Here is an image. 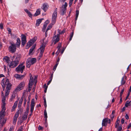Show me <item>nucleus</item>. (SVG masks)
<instances>
[{
	"instance_id": "obj_18",
	"label": "nucleus",
	"mask_w": 131,
	"mask_h": 131,
	"mask_svg": "<svg viewBox=\"0 0 131 131\" xmlns=\"http://www.w3.org/2000/svg\"><path fill=\"white\" fill-rule=\"evenodd\" d=\"M14 76L17 79H23L24 77L25 76L23 75H20L16 74H15Z\"/></svg>"
},
{
	"instance_id": "obj_7",
	"label": "nucleus",
	"mask_w": 131,
	"mask_h": 131,
	"mask_svg": "<svg viewBox=\"0 0 131 131\" xmlns=\"http://www.w3.org/2000/svg\"><path fill=\"white\" fill-rule=\"evenodd\" d=\"M25 85V82L24 81L21 82L15 89V92L19 91L23 89Z\"/></svg>"
},
{
	"instance_id": "obj_30",
	"label": "nucleus",
	"mask_w": 131,
	"mask_h": 131,
	"mask_svg": "<svg viewBox=\"0 0 131 131\" xmlns=\"http://www.w3.org/2000/svg\"><path fill=\"white\" fill-rule=\"evenodd\" d=\"M120 121L119 120H118L117 121H116V123H115V127L116 128H117L118 127V125H119V123Z\"/></svg>"
},
{
	"instance_id": "obj_6",
	"label": "nucleus",
	"mask_w": 131,
	"mask_h": 131,
	"mask_svg": "<svg viewBox=\"0 0 131 131\" xmlns=\"http://www.w3.org/2000/svg\"><path fill=\"white\" fill-rule=\"evenodd\" d=\"M57 8H56L52 14V25H54L56 23V19L57 17Z\"/></svg>"
},
{
	"instance_id": "obj_37",
	"label": "nucleus",
	"mask_w": 131,
	"mask_h": 131,
	"mask_svg": "<svg viewBox=\"0 0 131 131\" xmlns=\"http://www.w3.org/2000/svg\"><path fill=\"white\" fill-rule=\"evenodd\" d=\"M19 112H17V113L16 114L14 117L17 118V117H18L19 116Z\"/></svg>"
},
{
	"instance_id": "obj_24",
	"label": "nucleus",
	"mask_w": 131,
	"mask_h": 131,
	"mask_svg": "<svg viewBox=\"0 0 131 131\" xmlns=\"http://www.w3.org/2000/svg\"><path fill=\"white\" fill-rule=\"evenodd\" d=\"M49 21L48 20H47L45 21L43 25V28H44V29H46L47 25L49 23Z\"/></svg>"
},
{
	"instance_id": "obj_27",
	"label": "nucleus",
	"mask_w": 131,
	"mask_h": 131,
	"mask_svg": "<svg viewBox=\"0 0 131 131\" xmlns=\"http://www.w3.org/2000/svg\"><path fill=\"white\" fill-rule=\"evenodd\" d=\"M44 117L45 118L46 122L47 121V113L46 111V110L44 111Z\"/></svg>"
},
{
	"instance_id": "obj_21",
	"label": "nucleus",
	"mask_w": 131,
	"mask_h": 131,
	"mask_svg": "<svg viewBox=\"0 0 131 131\" xmlns=\"http://www.w3.org/2000/svg\"><path fill=\"white\" fill-rule=\"evenodd\" d=\"M42 19H39L37 20L36 23V24L37 26H38L41 23Z\"/></svg>"
},
{
	"instance_id": "obj_42",
	"label": "nucleus",
	"mask_w": 131,
	"mask_h": 131,
	"mask_svg": "<svg viewBox=\"0 0 131 131\" xmlns=\"http://www.w3.org/2000/svg\"><path fill=\"white\" fill-rule=\"evenodd\" d=\"M124 89H123L121 91V92L120 93V97H122V95L124 92Z\"/></svg>"
},
{
	"instance_id": "obj_35",
	"label": "nucleus",
	"mask_w": 131,
	"mask_h": 131,
	"mask_svg": "<svg viewBox=\"0 0 131 131\" xmlns=\"http://www.w3.org/2000/svg\"><path fill=\"white\" fill-rule=\"evenodd\" d=\"M15 97V95L14 94H13L12 95L11 98L10 99V100L11 101H12L14 99Z\"/></svg>"
},
{
	"instance_id": "obj_8",
	"label": "nucleus",
	"mask_w": 131,
	"mask_h": 131,
	"mask_svg": "<svg viewBox=\"0 0 131 131\" xmlns=\"http://www.w3.org/2000/svg\"><path fill=\"white\" fill-rule=\"evenodd\" d=\"M30 79L29 81V82L28 84V87L27 89V91L28 92H30L33 84V78L32 77V75L30 74Z\"/></svg>"
},
{
	"instance_id": "obj_48",
	"label": "nucleus",
	"mask_w": 131,
	"mask_h": 131,
	"mask_svg": "<svg viewBox=\"0 0 131 131\" xmlns=\"http://www.w3.org/2000/svg\"><path fill=\"white\" fill-rule=\"evenodd\" d=\"M28 14L29 17L31 18L32 17V15L30 12Z\"/></svg>"
},
{
	"instance_id": "obj_39",
	"label": "nucleus",
	"mask_w": 131,
	"mask_h": 131,
	"mask_svg": "<svg viewBox=\"0 0 131 131\" xmlns=\"http://www.w3.org/2000/svg\"><path fill=\"white\" fill-rule=\"evenodd\" d=\"M125 81L124 80V78H122L121 81L122 84H125Z\"/></svg>"
},
{
	"instance_id": "obj_23",
	"label": "nucleus",
	"mask_w": 131,
	"mask_h": 131,
	"mask_svg": "<svg viewBox=\"0 0 131 131\" xmlns=\"http://www.w3.org/2000/svg\"><path fill=\"white\" fill-rule=\"evenodd\" d=\"M17 103V101H16L15 102L13 106L12 107V108L11 110V111H13L14 110V109H15V108L16 107Z\"/></svg>"
},
{
	"instance_id": "obj_45",
	"label": "nucleus",
	"mask_w": 131,
	"mask_h": 131,
	"mask_svg": "<svg viewBox=\"0 0 131 131\" xmlns=\"http://www.w3.org/2000/svg\"><path fill=\"white\" fill-rule=\"evenodd\" d=\"M0 28L2 29H3V25L2 23H1L0 24Z\"/></svg>"
},
{
	"instance_id": "obj_2",
	"label": "nucleus",
	"mask_w": 131,
	"mask_h": 131,
	"mask_svg": "<svg viewBox=\"0 0 131 131\" xmlns=\"http://www.w3.org/2000/svg\"><path fill=\"white\" fill-rule=\"evenodd\" d=\"M41 42L42 44L41 45L40 48L39 49L40 51L39 55V57H41L42 56L45 47V45L48 42V40L47 39L46 40L45 38H44L43 39Z\"/></svg>"
},
{
	"instance_id": "obj_61",
	"label": "nucleus",
	"mask_w": 131,
	"mask_h": 131,
	"mask_svg": "<svg viewBox=\"0 0 131 131\" xmlns=\"http://www.w3.org/2000/svg\"><path fill=\"white\" fill-rule=\"evenodd\" d=\"M53 77V74H52L51 75V77L50 78V80L52 81Z\"/></svg>"
},
{
	"instance_id": "obj_4",
	"label": "nucleus",
	"mask_w": 131,
	"mask_h": 131,
	"mask_svg": "<svg viewBox=\"0 0 131 131\" xmlns=\"http://www.w3.org/2000/svg\"><path fill=\"white\" fill-rule=\"evenodd\" d=\"M10 45L8 48V50L9 52L12 53H14L16 51L17 47L14 43H12L11 42L9 43Z\"/></svg>"
},
{
	"instance_id": "obj_9",
	"label": "nucleus",
	"mask_w": 131,
	"mask_h": 131,
	"mask_svg": "<svg viewBox=\"0 0 131 131\" xmlns=\"http://www.w3.org/2000/svg\"><path fill=\"white\" fill-rule=\"evenodd\" d=\"M59 37L60 36H59V35H56V32H55L52 40V41L53 43H54V45L56 44L59 41Z\"/></svg>"
},
{
	"instance_id": "obj_49",
	"label": "nucleus",
	"mask_w": 131,
	"mask_h": 131,
	"mask_svg": "<svg viewBox=\"0 0 131 131\" xmlns=\"http://www.w3.org/2000/svg\"><path fill=\"white\" fill-rule=\"evenodd\" d=\"M58 33L57 34V35H58L59 36H60V34H62V32H61V31L59 30H58Z\"/></svg>"
},
{
	"instance_id": "obj_12",
	"label": "nucleus",
	"mask_w": 131,
	"mask_h": 131,
	"mask_svg": "<svg viewBox=\"0 0 131 131\" xmlns=\"http://www.w3.org/2000/svg\"><path fill=\"white\" fill-rule=\"evenodd\" d=\"M3 115V114L0 113V130H1V128L5 124L6 121V120L4 119L2 116Z\"/></svg>"
},
{
	"instance_id": "obj_62",
	"label": "nucleus",
	"mask_w": 131,
	"mask_h": 131,
	"mask_svg": "<svg viewBox=\"0 0 131 131\" xmlns=\"http://www.w3.org/2000/svg\"><path fill=\"white\" fill-rule=\"evenodd\" d=\"M48 87H46V88H45V89L44 90V92L45 93H46L47 91V88Z\"/></svg>"
},
{
	"instance_id": "obj_20",
	"label": "nucleus",
	"mask_w": 131,
	"mask_h": 131,
	"mask_svg": "<svg viewBox=\"0 0 131 131\" xmlns=\"http://www.w3.org/2000/svg\"><path fill=\"white\" fill-rule=\"evenodd\" d=\"M20 40L19 38H18L17 39V42L16 43V46L17 47H19L20 44Z\"/></svg>"
},
{
	"instance_id": "obj_10",
	"label": "nucleus",
	"mask_w": 131,
	"mask_h": 131,
	"mask_svg": "<svg viewBox=\"0 0 131 131\" xmlns=\"http://www.w3.org/2000/svg\"><path fill=\"white\" fill-rule=\"evenodd\" d=\"M25 68V66L23 65V63L20 64L16 68L15 71L18 72H20L21 73H22Z\"/></svg>"
},
{
	"instance_id": "obj_36",
	"label": "nucleus",
	"mask_w": 131,
	"mask_h": 131,
	"mask_svg": "<svg viewBox=\"0 0 131 131\" xmlns=\"http://www.w3.org/2000/svg\"><path fill=\"white\" fill-rule=\"evenodd\" d=\"M52 26L51 24H50L48 27L47 29H46L47 31L48 30L50 29L52 27Z\"/></svg>"
},
{
	"instance_id": "obj_33",
	"label": "nucleus",
	"mask_w": 131,
	"mask_h": 131,
	"mask_svg": "<svg viewBox=\"0 0 131 131\" xmlns=\"http://www.w3.org/2000/svg\"><path fill=\"white\" fill-rule=\"evenodd\" d=\"M73 34H74V32L73 31L70 34V38L69 39V41H71L72 40V39L73 37Z\"/></svg>"
},
{
	"instance_id": "obj_38",
	"label": "nucleus",
	"mask_w": 131,
	"mask_h": 131,
	"mask_svg": "<svg viewBox=\"0 0 131 131\" xmlns=\"http://www.w3.org/2000/svg\"><path fill=\"white\" fill-rule=\"evenodd\" d=\"M73 0H70L69 3V5L70 7L71 6L72 3L73 1Z\"/></svg>"
},
{
	"instance_id": "obj_57",
	"label": "nucleus",
	"mask_w": 131,
	"mask_h": 131,
	"mask_svg": "<svg viewBox=\"0 0 131 131\" xmlns=\"http://www.w3.org/2000/svg\"><path fill=\"white\" fill-rule=\"evenodd\" d=\"M125 117L126 119H129L128 116L127 114H126L125 116Z\"/></svg>"
},
{
	"instance_id": "obj_1",
	"label": "nucleus",
	"mask_w": 131,
	"mask_h": 131,
	"mask_svg": "<svg viewBox=\"0 0 131 131\" xmlns=\"http://www.w3.org/2000/svg\"><path fill=\"white\" fill-rule=\"evenodd\" d=\"M1 84L2 86L3 91H4L5 88L6 87L5 96H7L9 94L12 86V84L9 82V80L6 78L3 79L1 83Z\"/></svg>"
},
{
	"instance_id": "obj_29",
	"label": "nucleus",
	"mask_w": 131,
	"mask_h": 131,
	"mask_svg": "<svg viewBox=\"0 0 131 131\" xmlns=\"http://www.w3.org/2000/svg\"><path fill=\"white\" fill-rule=\"evenodd\" d=\"M23 97H22L21 98L20 100L19 103L18 104V106L20 107L22 104L23 102Z\"/></svg>"
},
{
	"instance_id": "obj_64",
	"label": "nucleus",
	"mask_w": 131,
	"mask_h": 131,
	"mask_svg": "<svg viewBox=\"0 0 131 131\" xmlns=\"http://www.w3.org/2000/svg\"><path fill=\"white\" fill-rule=\"evenodd\" d=\"M131 92V86H130V87L129 90L128 92H129L130 93V92Z\"/></svg>"
},
{
	"instance_id": "obj_14",
	"label": "nucleus",
	"mask_w": 131,
	"mask_h": 131,
	"mask_svg": "<svg viewBox=\"0 0 131 131\" xmlns=\"http://www.w3.org/2000/svg\"><path fill=\"white\" fill-rule=\"evenodd\" d=\"M68 4L66 2L65 3L64 5H63L61 7L62 9L61 11V14L63 15L66 13V7L67 6Z\"/></svg>"
},
{
	"instance_id": "obj_41",
	"label": "nucleus",
	"mask_w": 131,
	"mask_h": 131,
	"mask_svg": "<svg viewBox=\"0 0 131 131\" xmlns=\"http://www.w3.org/2000/svg\"><path fill=\"white\" fill-rule=\"evenodd\" d=\"M17 118H16L14 117L13 121V123H15L17 120Z\"/></svg>"
},
{
	"instance_id": "obj_13",
	"label": "nucleus",
	"mask_w": 131,
	"mask_h": 131,
	"mask_svg": "<svg viewBox=\"0 0 131 131\" xmlns=\"http://www.w3.org/2000/svg\"><path fill=\"white\" fill-rule=\"evenodd\" d=\"M111 121L110 119L107 118H105L103 119L102 125L103 126H106L107 125V123H110Z\"/></svg>"
},
{
	"instance_id": "obj_19",
	"label": "nucleus",
	"mask_w": 131,
	"mask_h": 131,
	"mask_svg": "<svg viewBox=\"0 0 131 131\" xmlns=\"http://www.w3.org/2000/svg\"><path fill=\"white\" fill-rule=\"evenodd\" d=\"M61 46V43H59L58 44L57 48L58 49L57 51L56 52V54L57 55L60 52V48Z\"/></svg>"
},
{
	"instance_id": "obj_44",
	"label": "nucleus",
	"mask_w": 131,
	"mask_h": 131,
	"mask_svg": "<svg viewBox=\"0 0 131 131\" xmlns=\"http://www.w3.org/2000/svg\"><path fill=\"white\" fill-rule=\"evenodd\" d=\"M4 59L6 62H7L8 61L9 58L7 57H6L4 58Z\"/></svg>"
},
{
	"instance_id": "obj_52",
	"label": "nucleus",
	"mask_w": 131,
	"mask_h": 131,
	"mask_svg": "<svg viewBox=\"0 0 131 131\" xmlns=\"http://www.w3.org/2000/svg\"><path fill=\"white\" fill-rule=\"evenodd\" d=\"M121 122L122 124H123L124 122V120L123 118H122L121 120Z\"/></svg>"
},
{
	"instance_id": "obj_47",
	"label": "nucleus",
	"mask_w": 131,
	"mask_h": 131,
	"mask_svg": "<svg viewBox=\"0 0 131 131\" xmlns=\"http://www.w3.org/2000/svg\"><path fill=\"white\" fill-rule=\"evenodd\" d=\"M38 129L39 130H41L43 129V127L41 126H39L38 127Z\"/></svg>"
},
{
	"instance_id": "obj_34",
	"label": "nucleus",
	"mask_w": 131,
	"mask_h": 131,
	"mask_svg": "<svg viewBox=\"0 0 131 131\" xmlns=\"http://www.w3.org/2000/svg\"><path fill=\"white\" fill-rule=\"evenodd\" d=\"M79 14V11L78 10L76 11V17L75 19L77 20L78 18V15Z\"/></svg>"
},
{
	"instance_id": "obj_63",
	"label": "nucleus",
	"mask_w": 131,
	"mask_h": 131,
	"mask_svg": "<svg viewBox=\"0 0 131 131\" xmlns=\"http://www.w3.org/2000/svg\"><path fill=\"white\" fill-rule=\"evenodd\" d=\"M5 109L4 108V107L2 108V112L3 113L4 112L5 110Z\"/></svg>"
},
{
	"instance_id": "obj_28",
	"label": "nucleus",
	"mask_w": 131,
	"mask_h": 131,
	"mask_svg": "<svg viewBox=\"0 0 131 131\" xmlns=\"http://www.w3.org/2000/svg\"><path fill=\"white\" fill-rule=\"evenodd\" d=\"M6 100L5 97V96L2 97V101L3 103V105L4 106L5 105V102Z\"/></svg>"
},
{
	"instance_id": "obj_5",
	"label": "nucleus",
	"mask_w": 131,
	"mask_h": 131,
	"mask_svg": "<svg viewBox=\"0 0 131 131\" xmlns=\"http://www.w3.org/2000/svg\"><path fill=\"white\" fill-rule=\"evenodd\" d=\"M19 58L16 57L15 60L12 61L9 65L10 67L14 68L16 67L19 63Z\"/></svg>"
},
{
	"instance_id": "obj_25",
	"label": "nucleus",
	"mask_w": 131,
	"mask_h": 131,
	"mask_svg": "<svg viewBox=\"0 0 131 131\" xmlns=\"http://www.w3.org/2000/svg\"><path fill=\"white\" fill-rule=\"evenodd\" d=\"M40 12L39 9H37V10L36 13L34 15V16H36L40 14Z\"/></svg>"
},
{
	"instance_id": "obj_54",
	"label": "nucleus",
	"mask_w": 131,
	"mask_h": 131,
	"mask_svg": "<svg viewBox=\"0 0 131 131\" xmlns=\"http://www.w3.org/2000/svg\"><path fill=\"white\" fill-rule=\"evenodd\" d=\"M125 109H126L125 107H123V108L121 112H123L125 110Z\"/></svg>"
},
{
	"instance_id": "obj_3",
	"label": "nucleus",
	"mask_w": 131,
	"mask_h": 131,
	"mask_svg": "<svg viewBox=\"0 0 131 131\" xmlns=\"http://www.w3.org/2000/svg\"><path fill=\"white\" fill-rule=\"evenodd\" d=\"M36 61V58H28L26 62V67L28 68H29L30 66L35 63Z\"/></svg>"
},
{
	"instance_id": "obj_53",
	"label": "nucleus",
	"mask_w": 131,
	"mask_h": 131,
	"mask_svg": "<svg viewBox=\"0 0 131 131\" xmlns=\"http://www.w3.org/2000/svg\"><path fill=\"white\" fill-rule=\"evenodd\" d=\"M131 127V123H129L127 126V128L129 129Z\"/></svg>"
},
{
	"instance_id": "obj_56",
	"label": "nucleus",
	"mask_w": 131,
	"mask_h": 131,
	"mask_svg": "<svg viewBox=\"0 0 131 131\" xmlns=\"http://www.w3.org/2000/svg\"><path fill=\"white\" fill-rule=\"evenodd\" d=\"M130 93L128 92V93L127 95V97H126V100L127 99V98H128V97L129 96V95L130 94Z\"/></svg>"
},
{
	"instance_id": "obj_50",
	"label": "nucleus",
	"mask_w": 131,
	"mask_h": 131,
	"mask_svg": "<svg viewBox=\"0 0 131 131\" xmlns=\"http://www.w3.org/2000/svg\"><path fill=\"white\" fill-rule=\"evenodd\" d=\"M24 10L25 12L27 14H28L29 12H29L27 9H25Z\"/></svg>"
},
{
	"instance_id": "obj_46",
	"label": "nucleus",
	"mask_w": 131,
	"mask_h": 131,
	"mask_svg": "<svg viewBox=\"0 0 131 131\" xmlns=\"http://www.w3.org/2000/svg\"><path fill=\"white\" fill-rule=\"evenodd\" d=\"M27 107L26 108V111H27L26 112H28L29 111V105H28V104H27Z\"/></svg>"
},
{
	"instance_id": "obj_22",
	"label": "nucleus",
	"mask_w": 131,
	"mask_h": 131,
	"mask_svg": "<svg viewBox=\"0 0 131 131\" xmlns=\"http://www.w3.org/2000/svg\"><path fill=\"white\" fill-rule=\"evenodd\" d=\"M28 114L27 112H25L24 113V115L22 117L23 119L24 120H25L27 118Z\"/></svg>"
},
{
	"instance_id": "obj_60",
	"label": "nucleus",
	"mask_w": 131,
	"mask_h": 131,
	"mask_svg": "<svg viewBox=\"0 0 131 131\" xmlns=\"http://www.w3.org/2000/svg\"><path fill=\"white\" fill-rule=\"evenodd\" d=\"M44 106L46 108L47 107L46 102H44Z\"/></svg>"
},
{
	"instance_id": "obj_58",
	"label": "nucleus",
	"mask_w": 131,
	"mask_h": 131,
	"mask_svg": "<svg viewBox=\"0 0 131 131\" xmlns=\"http://www.w3.org/2000/svg\"><path fill=\"white\" fill-rule=\"evenodd\" d=\"M29 0H25V4L29 2Z\"/></svg>"
},
{
	"instance_id": "obj_43",
	"label": "nucleus",
	"mask_w": 131,
	"mask_h": 131,
	"mask_svg": "<svg viewBox=\"0 0 131 131\" xmlns=\"http://www.w3.org/2000/svg\"><path fill=\"white\" fill-rule=\"evenodd\" d=\"M117 131H121L122 130V127L121 126L118 127Z\"/></svg>"
},
{
	"instance_id": "obj_15",
	"label": "nucleus",
	"mask_w": 131,
	"mask_h": 131,
	"mask_svg": "<svg viewBox=\"0 0 131 131\" xmlns=\"http://www.w3.org/2000/svg\"><path fill=\"white\" fill-rule=\"evenodd\" d=\"M21 45L24 46L26 44V36L23 34L21 35Z\"/></svg>"
},
{
	"instance_id": "obj_59",
	"label": "nucleus",
	"mask_w": 131,
	"mask_h": 131,
	"mask_svg": "<svg viewBox=\"0 0 131 131\" xmlns=\"http://www.w3.org/2000/svg\"><path fill=\"white\" fill-rule=\"evenodd\" d=\"M65 49V48H63L62 50V51L61 52V54H62L64 50Z\"/></svg>"
},
{
	"instance_id": "obj_17",
	"label": "nucleus",
	"mask_w": 131,
	"mask_h": 131,
	"mask_svg": "<svg viewBox=\"0 0 131 131\" xmlns=\"http://www.w3.org/2000/svg\"><path fill=\"white\" fill-rule=\"evenodd\" d=\"M48 7L49 6L48 4L47 3H45L43 4L42 8L45 12L48 9Z\"/></svg>"
},
{
	"instance_id": "obj_55",
	"label": "nucleus",
	"mask_w": 131,
	"mask_h": 131,
	"mask_svg": "<svg viewBox=\"0 0 131 131\" xmlns=\"http://www.w3.org/2000/svg\"><path fill=\"white\" fill-rule=\"evenodd\" d=\"M27 101V100L25 98V99L24 100V106H25L26 104V103Z\"/></svg>"
},
{
	"instance_id": "obj_32",
	"label": "nucleus",
	"mask_w": 131,
	"mask_h": 131,
	"mask_svg": "<svg viewBox=\"0 0 131 131\" xmlns=\"http://www.w3.org/2000/svg\"><path fill=\"white\" fill-rule=\"evenodd\" d=\"M129 104H131V101L130 102L127 101L126 103L125 104V106L127 107L129 105Z\"/></svg>"
},
{
	"instance_id": "obj_51",
	"label": "nucleus",
	"mask_w": 131,
	"mask_h": 131,
	"mask_svg": "<svg viewBox=\"0 0 131 131\" xmlns=\"http://www.w3.org/2000/svg\"><path fill=\"white\" fill-rule=\"evenodd\" d=\"M114 116V115L113 114H111V118L113 119Z\"/></svg>"
},
{
	"instance_id": "obj_26",
	"label": "nucleus",
	"mask_w": 131,
	"mask_h": 131,
	"mask_svg": "<svg viewBox=\"0 0 131 131\" xmlns=\"http://www.w3.org/2000/svg\"><path fill=\"white\" fill-rule=\"evenodd\" d=\"M35 47V46H32L31 48L30 49L29 51V54H31V53H32L33 51L34 50V49Z\"/></svg>"
},
{
	"instance_id": "obj_11",
	"label": "nucleus",
	"mask_w": 131,
	"mask_h": 131,
	"mask_svg": "<svg viewBox=\"0 0 131 131\" xmlns=\"http://www.w3.org/2000/svg\"><path fill=\"white\" fill-rule=\"evenodd\" d=\"M37 37H35L27 43L26 47L28 48L37 40Z\"/></svg>"
},
{
	"instance_id": "obj_40",
	"label": "nucleus",
	"mask_w": 131,
	"mask_h": 131,
	"mask_svg": "<svg viewBox=\"0 0 131 131\" xmlns=\"http://www.w3.org/2000/svg\"><path fill=\"white\" fill-rule=\"evenodd\" d=\"M7 30L8 31V34H11V29L9 28H7Z\"/></svg>"
},
{
	"instance_id": "obj_31",
	"label": "nucleus",
	"mask_w": 131,
	"mask_h": 131,
	"mask_svg": "<svg viewBox=\"0 0 131 131\" xmlns=\"http://www.w3.org/2000/svg\"><path fill=\"white\" fill-rule=\"evenodd\" d=\"M34 81L35 82V86L33 88H32V91H33V92H34V91H35V87H36L35 85H36V83L37 82V81H36V78L35 79H34Z\"/></svg>"
},
{
	"instance_id": "obj_16",
	"label": "nucleus",
	"mask_w": 131,
	"mask_h": 131,
	"mask_svg": "<svg viewBox=\"0 0 131 131\" xmlns=\"http://www.w3.org/2000/svg\"><path fill=\"white\" fill-rule=\"evenodd\" d=\"M30 105L31 107L30 112L31 113H32L34 109V106H35V101L34 99H32Z\"/></svg>"
}]
</instances>
